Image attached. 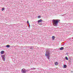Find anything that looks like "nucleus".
Here are the masks:
<instances>
[{
  "mask_svg": "<svg viewBox=\"0 0 73 73\" xmlns=\"http://www.w3.org/2000/svg\"><path fill=\"white\" fill-rule=\"evenodd\" d=\"M67 67V66L66 65H64L63 66V68H66Z\"/></svg>",
  "mask_w": 73,
  "mask_h": 73,
  "instance_id": "0eeeda50",
  "label": "nucleus"
},
{
  "mask_svg": "<svg viewBox=\"0 0 73 73\" xmlns=\"http://www.w3.org/2000/svg\"><path fill=\"white\" fill-rule=\"evenodd\" d=\"M4 51H2L1 52V54H4Z\"/></svg>",
  "mask_w": 73,
  "mask_h": 73,
  "instance_id": "6e6552de",
  "label": "nucleus"
},
{
  "mask_svg": "<svg viewBox=\"0 0 73 73\" xmlns=\"http://www.w3.org/2000/svg\"><path fill=\"white\" fill-rule=\"evenodd\" d=\"M24 48H26V49H27V48H28L27 47V46H25L24 47Z\"/></svg>",
  "mask_w": 73,
  "mask_h": 73,
  "instance_id": "a211bd4d",
  "label": "nucleus"
},
{
  "mask_svg": "<svg viewBox=\"0 0 73 73\" xmlns=\"http://www.w3.org/2000/svg\"><path fill=\"white\" fill-rule=\"evenodd\" d=\"M5 55H1V57L2 58V60L4 61H5Z\"/></svg>",
  "mask_w": 73,
  "mask_h": 73,
  "instance_id": "20e7f679",
  "label": "nucleus"
},
{
  "mask_svg": "<svg viewBox=\"0 0 73 73\" xmlns=\"http://www.w3.org/2000/svg\"><path fill=\"white\" fill-rule=\"evenodd\" d=\"M31 70H35L36 69V68H31Z\"/></svg>",
  "mask_w": 73,
  "mask_h": 73,
  "instance_id": "ddd939ff",
  "label": "nucleus"
},
{
  "mask_svg": "<svg viewBox=\"0 0 73 73\" xmlns=\"http://www.w3.org/2000/svg\"><path fill=\"white\" fill-rule=\"evenodd\" d=\"M42 21V19H40L38 21V23H41V22Z\"/></svg>",
  "mask_w": 73,
  "mask_h": 73,
  "instance_id": "39448f33",
  "label": "nucleus"
},
{
  "mask_svg": "<svg viewBox=\"0 0 73 73\" xmlns=\"http://www.w3.org/2000/svg\"><path fill=\"white\" fill-rule=\"evenodd\" d=\"M54 38H55V37L54 36H52V40H54Z\"/></svg>",
  "mask_w": 73,
  "mask_h": 73,
  "instance_id": "9b49d317",
  "label": "nucleus"
},
{
  "mask_svg": "<svg viewBox=\"0 0 73 73\" xmlns=\"http://www.w3.org/2000/svg\"><path fill=\"white\" fill-rule=\"evenodd\" d=\"M3 10H4V8H3L2 9V11H3Z\"/></svg>",
  "mask_w": 73,
  "mask_h": 73,
  "instance_id": "6ab92c4d",
  "label": "nucleus"
},
{
  "mask_svg": "<svg viewBox=\"0 0 73 73\" xmlns=\"http://www.w3.org/2000/svg\"><path fill=\"white\" fill-rule=\"evenodd\" d=\"M55 64L56 65H58V63L57 62H55Z\"/></svg>",
  "mask_w": 73,
  "mask_h": 73,
  "instance_id": "4468645a",
  "label": "nucleus"
},
{
  "mask_svg": "<svg viewBox=\"0 0 73 73\" xmlns=\"http://www.w3.org/2000/svg\"><path fill=\"white\" fill-rule=\"evenodd\" d=\"M21 72L22 73H26V72H27V70L24 68H23L21 70Z\"/></svg>",
  "mask_w": 73,
  "mask_h": 73,
  "instance_id": "7ed1b4c3",
  "label": "nucleus"
},
{
  "mask_svg": "<svg viewBox=\"0 0 73 73\" xmlns=\"http://www.w3.org/2000/svg\"><path fill=\"white\" fill-rule=\"evenodd\" d=\"M46 52L45 54V56H46V57L49 60V57H50V50H49L48 49H46Z\"/></svg>",
  "mask_w": 73,
  "mask_h": 73,
  "instance_id": "f03ea898",
  "label": "nucleus"
},
{
  "mask_svg": "<svg viewBox=\"0 0 73 73\" xmlns=\"http://www.w3.org/2000/svg\"><path fill=\"white\" fill-rule=\"evenodd\" d=\"M39 25H42V24L41 23H38Z\"/></svg>",
  "mask_w": 73,
  "mask_h": 73,
  "instance_id": "dca6fc26",
  "label": "nucleus"
},
{
  "mask_svg": "<svg viewBox=\"0 0 73 73\" xmlns=\"http://www.w3.org/2000/svg\"><path fill=\"white\" fill-rule=\"evenodd\" d=\"M27 24H29V27H30V24L29 23V21H28L27 22Z\"/></svg>",
  "mask_w": 73,
  "mask_h": 73,
  "instance_id": "f8f14e48",
  "label": "nucleus"
},
{
  "mask_svg": "<svg viewBox=\"0 0 73 73\" xmlns=\"http://www.w3.org/2000/svg\"><path fill=\"white\" fill-rule=\"evenodd\" d=\"M60 49L61 50H63L64 49V47H62L60 48Z\"/></svg>",
  "mask_w": 73,
  "mask_h": 73,
  "instance_id": "9d476101",
  "label": "nucleus"
},
{
  "mask_svg": "<svg viewBox=\"0 0 73 73\" xmlns=\"http://www.w3.org/2000/svg\"><path fill=\"white\" fill-rule=\"evenodd\" d=\"M60 21V20L58 19H53L52 20V22L54 26L57 27L58 25V22Z\"/></svg>",
  "mask_w": 73,
  "mask_h": 73,
  "instance_id": "f257e3e1",
  "label": "nucleus"
},
{
  "mask_svg": "<svg viewBox=\"0 0 73 73\" xmlns=\"http://www.w3.org/2000/svg\"><path fill=\"white\" fill-rule=\"evenodd\" d=\"M28 48H29L30 49H33V46H30L29 47V46H28Z\"/></svg>",
  "mask_w": 73,
  "mask_h": 73,
  "instance_id": "423d86ee",
  "label": "nucleus"
},
{
  "mask_svg": "<svg viewBox=\"0 0 73 73\" xmlns=\"http://www.w3.org/2000/svg\"><path fill=\"white\" fill-rule=\"evenodd\" d=\"M38 18H41V16H38Z\"/></svg>",
  "mask_w": 73,
  "mask_h": 73,
  "instance_id": "f3484780",
  "label": "nucleus"
},
{
  "mask_svg": "<svg viewBox=\"0 0 73 73\" xmlns=\"http://www.w3.org/2000/svg\"><path fill=\"white\" fill-rule=\"evenodd\" d=\"M11 46H10V45H7L6 46V47L7 48H9V47H10Z\"/></svg>",
  "mask_w": 73,
  "mask_h": 73,
  "instance_id": "1a4fd4ad",
  "label": "nucleus"
},
{
  "mask_svg": "<svg viewBox=\"0 0 73 73\" xmlns=\"http://www.w3.org/2000/svg\"><path fill=\"white\" fill-rule=\"evenodd\" d=\"M65 58H66V60H68V57H67L66 56L65 57Z\"/></svg>",
  "mask_w": 73,
  "mask_h": 73,
  "instance_id": "2eb2a0df",
  "label": "nucleus"
}]
</instances>
